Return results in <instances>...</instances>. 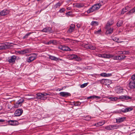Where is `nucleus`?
<instances>
[{
    "label": "nucleus",
    "instance_id": "1",
    "mask_svg": "<svg viewBox=\"0 0 135 135\" xmlns=\"http://www.w3.org/2000/svg\"><path fill=\"white\" fill-rule=\"evenodd\" d=\"M120 125H109L105 127V128L108 130H113L118 129Z\"/></svg>",
    "mask_w": 135,
    "mask_h": 135
},
{
    "label": "nucleus",
    "instance_id": "2",
    "mask_svg": "<svg viewBox=\"0 0 135 135\" xmlns=\"http://www.w3.org/2000/svg\"><path fill=\"white\" fill-rule=\"evenodd\" d=\"M24 100L22 98H21L14 104L15 108H18L21 107L22 103L23 102Z\"/></svg>",
    "mask_w": 135,
    "mask_h": 135
},
{
    "label": "nucleus",
    "instance_id": "3",
    "mask_svg": "<svg viewBox=\"0 0 135 135\" xmlns=\"http://www.w3.org/2000/svg\"><path fill=\"white\" fill-rule=\"evenodd\" d=\"M37 55L36 54L33 53L31 54L29 58L27 59V61L30 63L36 59Z\"/></svg>",
    "mask_w": 135,
    "mask_h": 135
},
{
    "label": "nucleus",
    "instance_id": "4",
    "mask_svg": "<svg viewBox=\"0 0 135 135\" xmlns=\"http://www.w3.org/2000/svg\"><path fill=\"white\" fill-rule=\"evenodd\" d=\"M48 94L46 93H37L36 94L37 95V98H39L41 100H45L46 97H45Z\"/></svg>",
    "mask_w": 135,
    "mask_h": 135
},
{
    "label": "nucleus",
    "instance_id": "5",
    "mask_svg": "<svg viewBox=\"0 0 135 135\" xmlns=\"http://www.w3.org/2000/svg\"><path fill=\"white\" fill-rule=\"evenodd\" d=\"M98 9V8L95 4L92 6L87 11L88 13H90L93 12Z\"/></svg>",
    "mask_w": 135,
    "mask_h": 135
},
{
    "label": "nucleus",
    "instance_id": "6",
    "mask_svg": "<svg viewBox=\"0 0 135 135\" xmlns=\"http://www.w3.org/2000/svg\"><path fill=\"white\" fill-rule=\"evenodd\" d=\"M69 57L71 59L77 61H80L81 60V59L80 57L74 54L70 55Z\"/></svg>",
    "mask_w": 135,
    "mask_h": 135
},
{
    "label": "nucleus",
    "instance_id": "7",
    "mask_svg": "<svg viewBox=\"0 0 135 135\" xmlns=\"http://www.w3.org/2000/svg\"><path fill=\"white\" fill-rule=\"evenodd\" d=\"M83 46L85 48L88 49L93 50L95 49V46L90 44H83Z\"/></svg>",
    "mask_w": 135,
    "mask_h": 135
},
{
    "label": "nucleus",
    "instance_id": "8",
    "mask_svg": "<svg viewBox=\"0 0 135 135\" xmlns=\"http://www.w3.org/2000/svg\"><path fill=\"white\" fill-rule=\"evenodd\" d=\"M16 56L15 55L9 57L8 58V61L10 63H15L16 59Z\"/></svg>",
    "mask_w": 135,
    "mask_h": 135
},
{
    "label": "nucleus",
    "instance_id": "9",
    "mask_svg": "<svg viewBox=\"0 0 135 135\" xmlns=\"http://www.w3.org/2000/svg\"><path fill=\"white\" fill-rule=\"evenodd\" d=\"M59 94L60 96L64 97H67L70 96L71 95L69 93L65 92H60V93Z\"/></svg>",
    "mask_w": 135,
    "mask_h": 135
},
{
    "label": "nucleus",
    "instance_id": "10",
    "mask_svg": "<svg viewBox=\"0 0 135 135\" xmlns=\"http://www.w3.org/2000/svg\"><path fill=\"white\" fill-rule=\"evenodd\" d=\"M133 110V108L131 107H128L124 109H123L120 110L119 112H122L123 113H126L128 112H130Z\"/></svg>",
    "mask_w": 135,
    "mask_h": 135
},
{
    "label": "nucleus",
    "instance_id": "11",
    "mask_svg": "<svg viewBox=\"0 0 135 135\" xmlns=\"http://www.w3.org/2000/svg\"><path fill=\"white\" fill-rule=\"evenodd\" d=\"M23 113L22 109H19L16 110L15 112V115L16 116H19L21 115Z\"/></svg>",
    "mask_w": 135,
    "mask_h": 135
},
{
    "label": "nucleus",
    "instance_id": "12",
    "mask_svg": "<svg viewBox=\"0 0 135 135\" xmlns=\"http://www.w3.org/2000/svg\"><path fill=\"white\" fill-rule=\"evenodd\" d=\"M8 123L9 125L14 126L17 125L18 123L17 121L14 120H8Z\"/></svg>",
    "mask_w": 135,
    "mask_h": 135
},
{
    "label": "nucleus",
    "instance_id": "13",
    "mask_svg": "<svg viewBox=\"0 0 135 135\" xmlns=\"http://www.w3.org/2000/svg\"><path fill=\"white\" fill-rule=\"evenodd\" d=\"M126 119V117H122L118 118L116 119V122L120 123L124 121Z\"/></svg>",
    "mask_w": 135,
    "mask_h": 135
},
{
    "label": "nucleus",
    "instance_id": "14",
    "mask_svg": "<svg viewBox=\"0 0 135 135\" xmlns=\"http://www.w3.org/2000/svg\"><path fill=\"white\" fill-rule=\"evenodd\" d=\"M9 10L7 9H4L0 12V15L1 16H4L7 15L9 13Z\"/></svg>",
    "mask_w": 135,
    "mask_h": 135
},
{
    "label": "nucleus",
    "instance_id": "15",
    "mask_svg": "<svg viewBox=\"0 0 135 135\" xmlns=\"http://www.w3.org/2000/svg\"><path fill=\"white\" fill-rule=\"evenodd\" d=\"M75 26V25L74 24H71L68 30V33H71L74 30Z\"/></svg>",
    "mask_w": 135,
    "mask_h": 135
},
{
    "label": "nucleus",
    "instance_id": "16",
    "mask_svg": "<svg viewBox=\"0 0 135 135\" xmlns=\"http://www.w3.org/2000/svg\"><path fill=\"white\" fill-rule=\"evenodd\" d=\"M129 86L131 89L135 88V81L132 80L129 83Z\"/></svg>",
    "mask_w": 135,
    "mask_h": 135
},
{
    "label": "nucleus",
    "instance_id": "17",
    "mask_svg": "<svg viewBox=\"0 0 135 135\" xmlns=\"http://www.w3.org/2000/svg\"><path fill=\"white\" fill-rule=\"evenodd\" d=\"M132 97L127 95H122L119 97V99H122L124 100H128V99H131Z\"/></svg>",
    "mask_w": 135,
    "mask_h": 135
},
{
    "label": "nucleus",
    "instance_id": "18",
    "mask_svg": "<svg viewBox=\"0 0 135 135\" xmlns=\"http://www.w3.org/2000/svg\"><path fill=\"white\" fill-rule=\"evenodd\" d=\"M84 6V4L82 3H76L74 4V7L78 8L83 7Z\"/></svg>",
    "mask_w": 135,
    "mask_h": 135
},
{
    "label": "nucleus",
    "instance_id": "19",
    "mask_svg": "<svg viewBox=\"0 0 135 135\" xmlns=\"http://www.w3.org/2000/svg\"><path fill=\"white\" fill-rule=\"evenodd\" d=\"M123 89L122 87L118 86L116 89V91L118 94L120 93L123 92Z\"/></svg>",
    "mask_w": 135,
    "mask_h": 135
},
{
    "label": "nucleus",
    "instance_id": "20",
    "mask_svg": "<svg viewBox=\"0 0 135 135\" xmlns=\"http://www.w3.org/2000/svg\"><path fill=\"white\" fill-rule=\"evenodd\" d=\"M113 23V21L112 20H110L108 21L106 25L105 28L108 29L110 26Z\"/></svg>",
    "mask_w": 135,
    "mask_h": 135
},
{
    "label": "nucleus",
    "instance_id": "21",
    "mask_svg": "<svg viewBox=\"0 0 135 135\" xmlns=\"http://www.w3.org/2000/svg\"><path fill=\"white\" fill-rule=\"evenodd\" d=\"M104 4V2L102 1L99 2V3L96 4H95L98 8V9L100 7L102 6Z\"/></svg>",
    "mask_w": 135,
    "mask_h": 135
},
{
    "label": "nucleus",
    "instance_id": "22",
    "mask_svg": "<svg viewBox=\"0 0 135 135\" xmlns=\"http://www.w3.org/2000/svg\"><path fill=\"white\" fill-rule=\"evenodd\" d=\"M103 57L105 58H109L113 57L112 55L107 54H103Z\"/></svg>",
    "mask_w": 135,
    "mask_h": 135
},
{
    "label": "nucleus",
    "instance_id": "23",
    "mask_svg": "<svg viewBox=\"0 0 135 135\" xmlns=\"http://www.w3.org/2000/svg\"><path fill=\"white\" fill-rule=\"evenodd\" d=\"M129 10V7L127 6L125 8H123L121 12V14H123Z\"/></svg>",
    "mask_w": 135,
    "mask_h": 135
},
{
    "label": "nucleus",
    "instance_id": "24",
    "mask_svg": "<svg viewBox=\"0 0 135 135\" xmlns=\"http://www.w3.org/2000/svg\"><path fill=\"white\" fill-rule=\"evenodd\" d=\"M113 28H110V29H108L105 32L106 34H111L113 32Z\"/></svg>",
    "mask_w": 135,
    "mask_h": 135
},
{
    "label": "nucleus",
    "instance_id": "25",
    "mask_svg": "<svg viewBox=\"0 0 135 135\" xmlns=\"http://www.w3.org/2000/svg\"><path fill=\"white\" fill-rule=\"evenodd\" d=\"M135 12V7H134L133 8L131 9L129 12H128L126 14L127 15H129L130 14L132 13H133L134 12Z\"/></svg>",
    "mask_w": 135,
    "mask_h": 135
},
{
    "label": "nucleus",
    "instance_id": "26",
    "mask_svg": "<svg viewBox=\"0 0 135 135\" xmlns=\"http://www.w3.org/2000/svg\"><path fill=\"white\" fill-rule=\"evenodd\" d=\"M104 123L105 122H100L95 124L94 125L97 127L100 126L104 124Z\"/></svg>",
    "mask_w": 135,
    "mask_h": 135
},
{
    "label": "nucleus",
    "instance_id": "27",
    "mask_svg": "<svg viewBox=\"0 0 135 135\" xmlns=\"http://www.w3.org/2000/svg\"><path fill=\"white\" fill-rule=\"evenodd\" d=\"M100 97L95 96V95H93L92 96H90V97H88L87 98V99H93L95 98H98V99H100Z\"/></svg>",
    "mask_w": 135,
    "mask_h": 135
},
{
    "label": "nucleus",
    "instance_id": "28",
    "mask_svg": "<svg viewBox=\"0 0 135 135\" xmlns=\"http://www.w3.org/2000/svg\"><path fill=\"white\" fill-rule=\"evenodd\" d=\"M99 24V23L98 22L93 21L91 22V25L92 26H97Z\"/></svg>",
    "mask_w": 135,
    "mask_h": 135
},
{
    "label": "nucleus",
    "instance_id": "29",
    "mask_svg": "<svg viewBox=\"0 0 135 135\" xmlns=\"http://www.w3.org/2000/svg\"><path fill=\"white\" fill-rule=\"evenodd\" d=\"M123 23V20H119L117 24V26L119 27L121 26L122 25Z\"/></svg>",
    "mask_w": 135,
    "mask_h": 135
},
{
    "label": "nucleus",
    "instance_id": "30",
    "mask_svg": "<svg viewBox=\"0 0 135 135\" xmlns=\"http://www.w3.org/2000/svg\"><path fill=\"white\" fill-rule=\"evenodd\" d=\"M7 46L5 44H2L0 45V50L6 49Z\"/></svg>",
    "mask_w": 135,
    "mask_h": 135
},
{
    "label": "nucleus",
    "instance_id": "31",
    "mask_svg": "<svg viewBox=\"0 0 135 135\" xmlns=\"http://www.w3.org/2000/svg\"><path fill=\"white\" fill-rule=\"evenodd\" d=\"M29 95V94H28L25 96V98L28 100H33L35 99V97L30 98L28 97V96Z\"/></svg>",
    "mask_w": 135,
    "mask_h": 135
},
{
    "label": "nucleus",
    "instance_id": "32",
    "mask_svg": "<svg viewBox=\"0 0 135 135\" xmlns=\"http://www.w3.org/2000/svg\"><path fill=\"white\" fill-rule=\"evenodd\" d=\"M111 81L110 80L106 79L105 85H109L111 83Z\"/></svg>",
    "mask_w": 135,
    "mask_h": 135
},
{
    "label": "nucleus",
    "instance_id": "33",
    "mask_svg": "<svg viewBox=\"0 0 135 135\" xmlns=\"http://www.w3.org/2000/svg\"><path fill=\"white\" fill-rule=\"evenodd\" d=\"M109 99H110L111 100L113 101H115L117 99H119V98L117 97H109Z\"/></svg>",
    "mask_w": 135,
    "mask_h": 135
},
{
    "label": "nucleus",
    "instance_id": "34",
    "mask_svg": "<svg viewBox=\"0 0 135 135\" xmlns=\"http://www.w3.org/2000/svg\"><path fill=\"white\" fill-rule=\"evenodd\" d=\"M71 50V49L68 47L64 46L63 51H69Z\"/></svg>",
    "mask_w": 135,
    "mask_h": 135
},
{
    "label": "nucleus",
    "instance_id": "35",
    "mask_svg": "<svg viewBox=\"0 0 135 135\" xmlns=\"http://www.w3.org/2000/svg\"><path fill=\"white\" fill-rule=\"evenodd\" d=\"M113 39L114 41L118 43H121L123 42L122 41H119V38L115 37H114Z\"/></svg>",
    "mask_w": 135,
    "mask_h": 135
},
{
    "label": "nucleus",
    "instance_id": "36",
    "mask_svg": "<svg viewBox=\"0 0 135 135\" xmlns=\"http://www.w3.org/2000/svg\"><path fill=\"white\" fill-rule=\"evenodd\" d=\"M32 33L31 32H30L29 33H27L23 37V39H25L27 38L28 37L30 36V35Z\"/></svg>",
    "mask_w": 135,
    "mask_h": 135
},
{
    "label": "nucleus",
    "instance_id": "37",
    "mask_svg": "<svg viewBox=\"0 0 135 135\" xmlns=\"http://www.w3.org/2000/svg\"><path fill=\"white\" fill-rule=\"evenodd\" d=\"M113 59L114 60H120V56L118 55L117 56L114 57Z\"/></svg>",
    "mask_w": 135,
    "mask_h": 135
},
{
    "label": "nucleus",
    "instance_id": "38",
    "mask_svg": "<svg viewBox=\"0 0 135 135\" xmlns=\"http://www.w3.org/2000/svg\"><path fill=\"white\" fill-rule=\"evenodd\" d=\"M101 32V30L100 29L97 31H95L94 32V34L97 35L100 34Z\"/></svg>",
    "mask_w": 135,
    "mask_h": 135
},
{
    "label": "nucleus",
    "instance_id": "39",
    "mask_svg": "<svg viewBox=\"0 0 135 135\" xmlns=\"http://www.w3.org/2000/svg\"><path fill=\"white\" fill-rule=\"evenodd\" d=\"M59 58L56 57L54 56H51V60L57 61L59 60Z\"/></svg>",
    "mask_w": 135,
    "mask_h": 135
},
{
    "label": "nucleus",
    "instance_id": "40",
    "mask_svg": "<svg viewBox=\"0 0 135 135\" xmlns=\"http://www.w3.org/2000/svg\"><path fill=\"white\" fill-rule=\"evenodd\" d=\"M5 44L6 45V46H7L6 49L9 48L11 47V46H12L11 45V43L6 42Z\"/></svg>",
    "mask_w": 135,
    "mask_h": 135
},
{
    "label": "nucleus",
    "instance_id": "41",
    "mask_svg": "<svg viewBox=\"0 0 135 135\" xmlns=\"http://www.w3.org/2000/svg\"><path fill=\"white\" fill-rule=\"evenodd\" d=\"M58 43V42L55 40H51V44L54 45H57Z\"/></svg>",
    "mask_w": 135,
    "mask_h": 135
},
{
    "label": "nucleus",
    "instance_id": "42",
    "mask_svg": "<svg viewBox=\"0 0 135 135\" xmlns=\"http://www.w3.org/2000/svg\"><path fill=\"white\" fill-rule=\"evenodd\" d=\"M121 52H122V53H121V54H128L129 53L128 51H121Z\"/></svg>",
    "mask_w": 135,
    "mask_h": 135
},
{
    "label": "nucleus",
    "instance_id": "43",
    "mask_svg": "<svg viewBox=\"0 0 135 135\" xmlns=\"http://www.w3.org/2000/svg\"><path fill=\"white\" fill-rule=\"evenodd\" d=\"M61 3H60L58 2L56 3V4L54 6V7H55V8L57 7H59L61 5Z\"/></svg>",
    "mask_w": 135,
    "mask_h": 135
},
{
    "label": "nucleus",
    "instance_id": "44",
    "mask_svg": "<svg viewBox=\"0 0 135 135\" xmlns=\"http://www.w3.org/2000/svg\"><path fill=\"white\" fill-rule=\"evenodd\" d=\"M88 83H84L80 85L81 88H83L86 86L88 85Z\"/></svg>",
    "mask_w": 135,
    "mask_h": 135
},
{
    "label": "nucleus",
    "instance_id": "45",
    "mask_svg": "<svg viewBox=\"0 0 135 135\" xmlns=\"http://www.w3.org/2000/svg\"><path fill=\"white\" fill-rule=\"evenodd\" d=\"M106 79H102L100 80V82L102 84H104L105 85Z\"/></svg>",
    "mask_w": 135,
    "mask_h": 135
},
{
    "label": "nucleus",
    "instance_id": "46",
    "mask_svg": "<svg viewBox=\"0 0 135 135\" xmlns=\"http://www.w3.org/2000/svg\"><path fill=\"white\" fill-rule=\"evenodd\" d=\"M81 104L80 102L79 101H77L74 104V105L75 106H78L80 105Z\"/></svg>",
    "mask_w": 135,
    "mask_h": 135
},
{
    "label": "nucleus",
    "instance_id": "47",
    "mask_svg": "<svg viewBox=\"0 0 135 135\" xmlns=\"http://www.w3.org/2000/svg\"><path fill=\"white\" fill-rule=\"evenodd\" d=\"M65 10L64 8H62L60 9L59 10V12L61 13H62Z\"/></svg>",
    "mask_w": 135,
    "mask_h": 135
},
{
    "label": "nucleus",
    "instance_id": "48",
    "mask_svg": "<svg viewBox=\"0 0 135 135\" xmlns=\"http://www.w3.org/2000/svg\"><path fill=\"white\" fill-rule=\"evenodd\" d=\"M42 31L43 32H47L49 31V30L46 28H45L42 30Z\"/></svg>",
    "mask_w": 135,
    "mask_h": 135
},
{
    "label": "nucleus",
    "instance_id": "49",
    "mask_svg": "<svg viewBox=\"0 0 135 135\" xmlns=\"http://www.w3.org/2000/svg\"><path fill=\"white\" fill-rule=\"evenodd\" d=\"M28 52V50H23L21 51V53L22 54H25L27 53Z\"/></svg>",
    "mask_w": 135,
    "mask_h": 135
},
{
    "label": "nucleus",
    "instance_id": "50",
    "mask_svg": "<svg viewBox=\"0 0 135 135\" xmlns=\"http://www.w3.org/2000/svg\"><path fill=\"white\" fill-rule=\"evenodd\" d=\"M64 46L60 45L59 46L58 48L63 51Z\"/></svg>",
    "mask_w": 135,
    "mask_h": 135
},
{
    "label": "nucleus",
    "instance_id": "51",
    "mask_svg": "<svg viewBox=\"0 0 135 135\" xmlns=\"http://www.w3.org/2000/svg\"><path fill=\"white\" fill-rule=\"evenodd\" d=\"M131 79H132V80H134L135 81V76L134 75H133L132 76Z\"/></svg>",
    "mask_w": 135,
    "mask_h": 135
},
{
    "label": "nucleus",
    "instance_id": "52",
    "mask_svg": "<svg viewBox=\"0 0 135 135\" xmlns=\"http://www.w3.org/2000/svg\"><path fill=\"white\" fill-rule=\"evenodd\" d=\"M100 75L102 76H106V73H103L100 74Z\"/></svg>",
    "mask_w": 135,
    "mask_h": 135
},
{
    "label": "nucleus",
    "instance_id": "53",
    "mask_svg": "<svg viewBox=\"0 0 135 135\" xmlns=\"http://www.w3.org/2000/svg\"><path fill=\"white\" fill-rule=\"evenodd\" d=\"M126 57V56H123V55H122V56H120V59H120V60H122L124 59V58Z\"/></svg>",
    "mask_w": 135,
    "mask_h": 135
},
{
    "label": "nucleus",
    "instance_id": "54",
    "mask_svg": "<svg viewBox=\"0 0 135 135\" xmlns=\"http://www.w3.org/2000/svg\"><path fill=\"white\" fill-rule=\"evenodd\" d=\"M112 75L111 74H106V76H109Z\"/></svg>",
    "mask_w": 135,
    "mask_h": 135
},
{
    "label": "nucleus",
    "instance_id": "55",
    "mask_svg": "<svg viewBox=\"0 0 135 135\" xmlns=\"http://www.w3.org/2000/svg\"><path fill=\"white\" fill-rule=\"evenodd\" d=\"M5 120L3 119H0V123L3 122H4Z\"/></svg>",
    "mask_w": 135,
    "mask_h": 135
},
{
    "label": "nucleus",
    "instance_id": "56",
    "mask_svg": "<svg viewBox=\"0 0 135 135\" xmlns=\"http://www.w3.org/2000/svg\"><path fill=\"white\" fill-rule=\"evenodd\" d=\"M76 26L77 27L79 28L80 27L81 25L80 24H78L76 25Z\"/></svg>",
    "mask_w": 135,
    "mask_h": 135
},
{
    "label": "nucleus",
    "instance_id": "57",
    "mask_svg": "<svg viewBox=\"0 0 135 135\" xmlns=\"http://www.w3.org/2000/svg\"><path fill=\"white\" fill-rule=\"evenodd\" d=\"M102 55H103V54H99V57H103Z\"/></svg>",
    "mask_w": 135,
    "mask_h": 135
},
{
    "label": "nucleus",
    "instance_id": "58",
    "mask_svg": "<svg viewBox=\"0 0 135 135\" xmlns=\"http://www.w3.org/2000/svg\"><path fill=\"white\" fill-rule=\"evenodd\" d=\"M51 44V41H49V42H48L46 43V44Z\"/></svg>",
    "mask_w": 135,
    "mask_h": 135
},
{
    "label": "nucleus",
    "instance_id": "59",
    "mask_svg": "<svg viewBox=\"0 0 135 135\" xmlns=\"http://www.w3.org/2000/svg\"><path fill=\"white\" fill-rule=\"evenodd\" d=\"M67 40H68V41H71V40H71V39H69V38H68L67 39Z\"/></svg>",
    "mask_w": 135,
    "mask_h": 135
},
{
    "label": "nucleus",
    "instance_id": "60",
    "mask_svg": "<svg viewBox=\"0 0 135 135\" xmlns=\"http://www.w3.org/2000/svg\"><path fill=\"white\" fill-rule=\"evenodd\" d=\"M70 13V12H68V13H66V15H69V14Z\"/></svg>",
    "mask_w": 135,
    "mask_h": 135
},
{
    "label": "nucleus",
    "instance_id": "61",
    "mask_svg": "<svg viewBox=\"0 0 135 135\" xmlns=\"http://www.w3.org/2000/svg\"><path fill=\"white\" fill-rule=\"evenodd\" d=\"M29 96H32V97H34V95H32V94L29 95Z\"/></svg>",
    "mask_w": 135,
    "mask_h": 135
},
{
    "label": "nucleus",
    "instance_id": "62",
    "mask_svg": "<svg viewBox=\"0 0 135 135\" xmlns=\"http://www.w3.org/2000/svg\"><path fill=\"white\" fill-rule=\"evenodd\" d=\"M66 88V87L65 86H64L61 89H65Z\"/></svg>",
    "mask_w": 135,
    "mask_h": 135
},
{
    "label": "nucleus",
    "instance_id": "63",
    "mask_svg": "<svg viewBox=\"0 0 135 135\" xmlns=\"http://www.w3.org/2000/svg\"><path fill=\"white\" fill-rule=\"evenodd\" d=\"M62 89H58V90L59 91H60L61 90H62Z\"/></svg>",
    "mask_w": 135,
    "mask_h": 135
},
{
    "label": "nucleus",
    "instance_id": "64",
    "mask_svg": "<svg viewBox=\"0 0 135 135\" xmlns=\"http://www.w3.org/2000/svg\"><path fill=\"white\" fill-rule=\"evenodd\" d=\"M2 109V107L0 106V110H1V109Z\"/></svg>",
    "mask_w": 135,
    "mask_h": 135
}]
</instances>
